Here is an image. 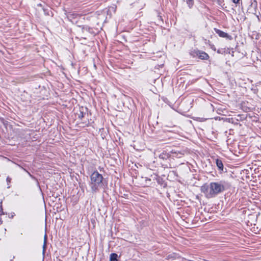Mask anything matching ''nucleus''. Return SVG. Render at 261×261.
I'll return each instance as SVG.
<instances>
[{
  "mask_svg": "<svg viewBox=\"0 0 261 261\" xmlns=\"http://www.w3.org/2000/svg\"><path fill=\"white\" fill-rule=\"evenodd\" d=\"M225 190L223 181L212 182L208 185H204L201 187V191L207 198L215 197Z\"/></svg>",
  "mask_w": 261,
  "mask_h": 261,
  "instance_id": "obj_1",
  "label": "nucleus"
},
{
  "mask_svg": "<svg viewBox=\"0 0 261 261\" xmlns=\"http://www.w3.org/2000/svg\"><path fill=\"white\" fill-rule=\"evenodd\" d=\"M103 178L97 171H94L90 176V185L93 192H96L103 186Z\"/></svg>",
  "mask_w": 261,
  "mask_h": 261,
  "instance_id": "obj_2",
  "label": "nucleus"
},
{
  "mask_svg": "<svg viewBox=\"0 0 261 261\" xmlns=\"http://www.w3.org/2000/svg\"><path fill=\"white\" fill-rule=\"evenodd\" d=\"M215 31L221 37L227 38L228 37V35L227 33L223 32L221 30H220L217 29H215Z\"/></svg>",
  "mask_w": 261,
  "mask_h": 261,
  "instance_id": "obj_3",
  "label": "nucleus"
},
{
  "mask_svg": "<svg viewBox=\"0 0 261 261\" xmlns=\"http://www.w3.org/2000/svg\"><path fill=\"white\" fill-rule=\"evenodd\" d=\"M170 156L171 154L169 153L164 151L160 154L159 158L163 160H165L169 159Z\"/></svg>",
  "mask_w": 261,
  "mask_h": 261,
  "instance_id": "obj_4",
  "label": "nucleus"
},
{
  "mask_svg": "<svg viewBox=\"0 0 261 261\" xmlns=\"http://www.w3.org/2000/svg\"><path fill=\"white\" fill-rule=\"evenodd\" d=\"M197 55L198 56L199 58L202 60H207L209 57L208 55L204 52H199Z\"/></svg>",
  "mask_w": 261,
  "mask_h": 261,
  "instance_id": "obj_5",
  "label": "nucleus"
},
{
  "mask_svg": "<svg viewBox=\"0 0 261 261\" xmlns=\"http://www.w3.org/2000/svg\"><path fill=\"white\" fill-rule=\"evenodd\" d=\"M80 16V15L79 14L75 12H69L67 15L68 18L70 19L76 18Z\"/></svg>",
  "mask_w": 261,
  "mask_h": 261,
  "instance_id": "obj_6",
  "label": "nucleus"
},
{
  "mask_svg": "<svg viewBox=\"0 0 261 261\" xmlns=\"http://www.w3.org/2000/svg\"><path fill=\"white\" fill-rule=\"evenodd\" d=\"M216 165H217V166L218 167V168L220 170L222 171L223 169V164L222 163V162L220 160L217 159V160L216 161Z\"/></svg>",
  "mask_w": 261,
  "mask_h": 261,
  "instance_id": "obj_7",
  "label": "nucleus"
},
{
  "mask_svg": "<svg viewBox=\"0 0 261 261\" xmlns=\"http://www.w3.org/2000/svg\"><path fill=\"white\" fill-rule=\"evenodd\" d=\"M118 255L116 253H112L110 255V261H118Z\"/></svg>",
  "mask_w": 261,
  "mask_h": 261,
  "instance_id": "obj_8",
  "label": "nucleus"
},
{
  "mask_svg": "<svg viewBox=\"0 0 261 261\" xmlns=\"http://www.w3.org/2000/svg\"><path fill=\"white\" fill-rule=\"evenodd\" d=\"M78 115V117L80 119H82L84 117V115H85V113H84V112H82V111H80V113L79 114H77Z\"/></svg>",
  "mask_w": 261,
  "mask_h": 261,
  "instance_id": "obj_9",
  "label": "nucleus"
},
{
  "mask_svg": "<svg viewBox=\"0 0 261 261\" xmlns=\"http://www.w3.org/2000/svg\"><path fill=\"white\" fill-rule=\"evenodd\" d=\"M187 2L190 8L193 6V0H187Z\"/></svg>",
  "mask_w": 261,
  "mask_h": 261,
  "instance_id": "obj_10",
  "label": "nucleus"
},
{
  "mask_svg": "<svg viewBox=\"0 0 261 261\" xmlns=\"http://www.w3.org/2000/svg\"><path fill=\"white\" fill-rule=\"evenodd\" d=\"M83 30H84H84H86V31H89V32H90V28H89V27H87V26H85V27H84L83 28Z\"/></svg>",
  "mask_w": 261,
  "mask_h": 261,
  "instance_id": "obj_11",
  "label": "nucleus"
},
{
  "mask_svg": "<svg viewBox=\"0 0 261 261\" xmlns=\"http://www.w3.org/2000/svg\"><path fill=\"white\" fill-rule=\"evenodd\" d=\"M171 153L173 154H175L176 155H174L173 156H177L178 154H181V153H180V152L177 153L176 152L171 151Z\"/></svg>",
  "mask_w": 261,
  "mask_h": 261,
  "instance_id": "obj_12",
  "label": "nucleus"
},
{
  "mask_svg": "<svg viewBox=\"0 0 261 261\" xmlns=\"http://www.w3.org/2000/svg\"><path fill=\"white\" fill-rule=\"evenodd\" d=\"M240 0H232V2L235 3V4H238L239 3Z\"/></svg>",
  "mask_w": 261,
  "mask_h": 261,
  "instance_id": "obj_13",
  "label": "nucleus"
},
{
  "mask_svg": "<svg viewBox=\"0 0 261 261\" xmlns=\"http://www.w3.org/2000/svg\"><path fill=\"white\" fill-rule=\"evenodd\" d=\"M45 240H46V236H45ZM45 240H44V247H45Z\"/></svg>",
  "mask_w": 261,
  "mask_h": 261,
  "instance_id": "obj_14",
  "label": "nucleus"
}]
</instances>
